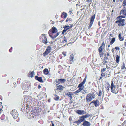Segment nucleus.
Returning a JSON list of instances; mask_svg holds the SVG:
<instances>
[{
    "mask_svg": "<svg viewBox=\"0 0 126 126\" xmlns=\"http://www.w3.org/2000/svg\"><path fill=\"white\" fill-rule=\"evenodd\" d=\"M52 29V30H50L49 31L48 33L50 36L51 37L52 39H54L57 37L59 35L60 33L59 32L57 33L55 35H53V34H52V35L53 36L52 37L51 35V33L52 32L53 34L56 33L57 32V30L55 27H53Z\"/></svg>",
    "mask_w": 126,
    "mask_h": 126,
    "instance_id": "obj_1",
    "label": "nucleus"
},
{
    "mask_svg": "<svg viewBox=\"0 0 126 126\" xmlns=\"http://www.w3.org/2000/svg\"><path fill=\"white\" fill-rule=\"evenodd\" d=\"M96 96V95L93 93H89L87 95L86 98V102H90L93 99H94Z\"/></svg>",
    "mask_w": 126,
    "mask_h": 126,
    "instance_id": "obj_2",
    "label": "nucleus"
},
{
    "mask_svg": "<svg viewBox=\"0 0 126 126\" xmlns=\"http://www.w3.org/2000/svg\"><path fill=\"white\" fill-rule=\"evenodd\" d=\"M111 88V92L112 93L115 94L118 93L119 90L118 87L114 85V84L113 81H112Z\"/></svg>",
    "mask_w": 126,
    "mask_h": 126,
    "instance_id": "obj_3",
    "label": "nucleus"
},
{
    "mask_svg": "<svg viewBox=\"0 0 126 126\" xmlns=\"http://www.w3.org/2000/svg\"><path fill=\"white\" fill-rule=\"evenodd\" d=\"M120 14L121 15L118 17V19L121 18H125L126 17V10L122 9L120 11Z\"/></svg>",
    "mask_w": 126,
    "mask_h": 126,
    "instance_id": "obj_4",
    "label": "nucleus"
},
{
    "mask_svg": "<svg viewBox=\"0 0 126 126\" xmlns=\"http://www.w3.org/2000/svg\"><path fill=\"white\" fill-rule=\"evenodd\" d=\"M121 18H119L118 19L117 18V19L119 20H118L117 21H116V23L118 24V26H121L124 25V23L125 20L124 19H121Z\"/></svg>",
    "mask_w": 126,
    "mask_h": 126,
    "instance_id": "obj_5",
    "label": "nucleus"
},
{
    "mask_svg": "<svg viewBox=\"0 0 126 126\" xmlns=\"http://www.w3.org/2000/svg\"><path fill=\"white\" fill-rule=\"evenodd\" d=\"M10 113L13 118L15 119H16L18 115L17 111L15 110H13Z\"/></svg>",
    "mask_w": 126,
    "mask_h": 126,
    "instance_id": "obj_6",
    "label": "nucleus"
},
{
    "mask_svg": "<svg viewBox=\"0 0 126 126\" xmlns=\"http://www.w3.org/2000/svg\"><path fill=\"white\" fill-rule=\"evenodd\" d=\"M51 47L49 46H48L46 51L43 54V56H45L47 55L51 52Z\"/></svg>",
    "mask_w": 126,
    "mask_h": 126,
    "instance_id": "obj_7",
    "label": "nucleus"
},
{
    "mask_svg": "<svg viewBox=\"0 0 126 126\" xmlns=\"http://www.w3.org/2000/svg\"><path fill=\"white\" fill-rule=\"evenodd\" d=\"M104 46L103 43L100 46V47L98 49V51L99 52V54L101 57H102L103 55V53L102 52L103 51V47Z\"/></svg>",
    "mask_w": 126,
    "mask_h": 126,
    "instance_id": "obj_8",
    "label": "nucleus"
},
{
    "mask_svg": "<svg viewBox=\"0 0 126 126\" xmlns=\"http://www.w3.org/2000/svg\"><path fill=\"white\" fill-rule=\"evenodd\" d=\"M95 14L93 15L91 17L90 19V22L89 23V25L88 26V28H90L91 27L95 19Z\"/></svg>",
    "mask_w": 126,
    "mask_h": 126,
    "instance_id": "obj_9",
    "label": "nucleus"
},
{
    "mask_svg": "<svg viewBox=\"0 0 126 126\" xmlns=\"http://www.w3.org/2000/svg\"><path fill=\"white\" fill-rule=\"evenodd\" d=\"M94 103L95 107H97L99 106V102L98 100H94L91 102L90 104L89 105H90L92 103Z\"/></svg>",
    "mask_w": 126,
    "mask_h": 126,
    "instance_id": "obj_10",
    "label": "nucleus"
},
{
    "mask_svg": "<svg viewBox=\"0 0 126 126\" xmlns=\"http://www.w3.org/2000/svg\"><path fill=\"white\" fill-rule=\"evenodd\" d=\"M76 112L79 115H84L86 114V112L82 110H77Z\"/></svg>",
    "mask_w": 126,
    "mask_h": 126,
    "instance_id": "obj_11",
    "label": "nucleus"
},
{
    "mask_svg": "<svg viewBox=\"0 0 126 126\" xmlns=\"http://www.w3.org/2000/svg\"><path fill=\"white\" fill-rule=\"evenodd\" d=\"M90 122L86 121H84L82 124V125L84 126H90Z\"/></svg>",
    "mask_w": 126,
    "mask_h": 126,
    "instance_id": "obj_12",
    "label": "nucleus"
},
{
    "mask_svg": "<svg viewBox=\"0 0 126 126\" xmlns=\"http://www.w3.org/2000/svg\"><path fill=\"white\" fill-rule=\"evenodd\" d=\"M35 79L39 81L40 82H43L42 79L41 77H38L37 76H36L35 77Z\"/></svg>",
    "mask_w": 126,
    "mask_h": 126,
    "instance_id": "obj_13",
    "label": "nucleus"
},
{
    "mask_svg": "<svg viewBox=\"0 0 126 126\" xmlns=\"http://www.w3.org/2000/svg\"><path fill=\"white\" fill-rule=\"evenodd\" d=\"M42 36H43L44 39L43 40V42L44 43L46 44L47 42V39L45 36L44 35H42Z\"/></svg>",
    "mask_w": 126,
    "mask_h": 126,
    "instance_id": "obj_14",
    "label": "nucleus"
},
{
    "mask_svg": "<svg viewBox=\"0 0 126 126\" xmlns=\"http://www.w3.org/2000/svg\"><path fill=\"white\" fill-rule=\"evenodd\" d=\"M116 62L117 63H118L119 62L120 56L118 55H117L116 56Z\"/></svg>",
    "mask_w": 126,
    "mask_h": 126,
    "instance_id": "obj_15",
    "label": "nucleus"
},
{
    "mask_svg": "<svg viewBox=\"0 0 126 126\" xmlns=\"http://www.w3.org/2000/svg\"><path fill=\"white\" fill-rule=\"evenodd\" d=\"M72 27V26L71 25L70 26H69L68 25H66L64 27V28L66 29V30H68L70 29H71Z\"/></svg>",
    "mask_w": 126,
    "mask_h": 126,
    "instance_id": "obj_16",
    "label": "nucleus"
},
{
    "mask_svg": "<svg viewBox=\"0 0 126 126\" xmlns=\"http://www.w3.org/2000/svg\"><path fill=\"white\" fill-rule=\"evenodd\" d=\"M74 58V55L73 54H71L70 56V61H72V62H73V59Z\"/></svg>",
    "mask_w": 126,
    "mask_h": 126,
    "instance_id": "obj_17",
    "label": "nucleus"
},
{
    "mask_svg": "<svg viewBox=\"0 0 126 126\" xmlns=\"http://www.w3.org/2000/svg\"><path fill=\"white\" fill-rule=\"evenodd\" d=\"M43 72L44 74L46 75H47L49 73L48 69H45L43 70Z\"/></svg>",
    "mask_w": 126,
    "mask_h": 126,
    "instance_id": "obj_18",
    "label": "nucleus"
},
{
    "mask_svg": "<svg viewBox=\"0 0 126 126\" xmlns=\"http://www.w3.org/2000/svg\"><path fill=\"white\" fill-rule=\"evenodd\" d=\"M57 88L56 89L57 90H63V87L62 86L59 85V86H57Z\"/></svg>",
    "mask_w": 126,
    "mask_h": 126,
    "instance_id": "obj_19",
    "label": "nucleus"
},
{
    "mask_svg": "<svg viewBox=\"0 0 126 126\" xmlns=\"http://www.w3.org/2000/svg\"><path fill=\"white\" fill-rule=\"evenodd\" d=\"M121 33H120L118 35L119 38L121 41H123L124 40V38L123 37L121 36Z\"/></svg>",
    "mask_w": 126,
    "mask_h": 126,
    "instance_id": "obj_20",
    "label": "nucleus"
},
{
    "mask_svg": "<svg viewBox=\"0 0 126 126\" xmlns=\"http://www.w3.org/2000/svg\"><path fill=\"white\" fill-rule=\"evenodd\" d=\"M29 73L30 74L29 75V77L32 78L34 76V74L33 71H32V72H30Z\"/></svg>",
    "mask_w": 126,
    "mask_h": 126,
    "instance_id": "obj_21",
    "label": "nucleus"
},
{
    "mask_svg": "<svg viewBox=\"0 0 126 126\" xmlns=\"http://www.w3.org/2000/svg\"><path fill=\"white\" fill-rule=\"evenodd\" d=\"M85 84V83L84 82H82L81 83L79 84L78 85V87L79 88H84L83 86L82 87V86L83 85Z\"/></svg>",
    "mask_w": 126,
    "mask_h": 126,
    "instance_id": "obj_22",
    "label": "nucleus"
},
{
    "mask_svg": "<svg viewBox=\"0 0 126 126\" xmlns=\"http://www.w3.org/2000/svg\"><path fill=\"white\" fill-rule=\"evenodd\" d=\"M126 5V0H124L123 2L122 6L124 8H125Z\"/></svg>",
    "mask_w": 126,
    "mask_h": 126,
    "instance_id": "obj_23",
    "label": "nucleus"
},
{
    "mask_svg": "<svg viewBox=\"0 0 126 126\" xmlns=\"http://www.w3.org/2000/svg\"><path fill=\"white\" fill-rule=\"evenodd\" d=\"M82 122L80 120V119H79L78 121L75 122L74 123H77V125H78Z\"/></svg>",
    "mask_w": 126,
    "mask_h": 126,
    "instance_id": "obj_24",
    "label": "nucleus"
},
{
    "mask_svg": "<svg viewBox=\"0 0 126 126\" xmlns=\"http://www.w3.org/2000/svg\"><path fill=\"white\" fill-rule=\"evenodd\" d=\"M115 38H112L111 41L110 42V44L111 45H112L115 41Z\"/></svg>",
    "mask_w": 126,
    "mask_h": 126,
    "instance_id": "obj_25",
    "label": "nucleus"
},
{
    "mask_svg": "<svg viewBox=\"0 0 126 126\" xmlns=\"http://www.w3.org/2000/svg\"><path fill=\"white\" fill-rule=\"evenodd\" d=\"M59 80L60 81V82L61 83H63L65 82L66 80L63 79H60Z\"/></svg>",
    "mask_w": 126,
    "mask_h": 126,
    "instance_id": "obj_26",
    "label": "nucleus"
},
{
    "mask_svg": "<svg viewBox=\"0 0 126 126\" xmlns=\"http://www.w3.org/2000/svg\"><path fill=\"white\" fill-rule=\"evenodd\" d=\"M59 97L57 95H55V97H54V99L56 101L58 100L59 99Z\"/></svg>",
    "mask_w": 126,
    "mask_h": 126,
    "instance_id": "obj_27",
    "label": "nucleus"
},
{
    "mask_svg": "<svg viewBox=\"0 0 126 126\" xmlns=\"http://www.w3.org/2000/svg\"><path fill=\"white\" fill-rule=\"evenodd\" d=\"M62 14L64 16V17L65 18H66L67 16V13H65L64 12L62 13Z\"/></svg>",
    "mask_w": 126,
    "mask_h": 126,
    "instance_id": "obj_28",
    "label": "nucleus"
},
{
    "mask_svg": "<svg viewBox=\"0 0 126 126\" xmlns=\"http://www.w3.org/2000/svg\"><path fill=\"white\" fill-rule=\"evenodd\" d=\"M60 79H56V85H58L59 84L61 83L60 82V81L59 80Z\"/></svg>",
    "mask_w": 126,
    "mask_h": 126,
    "instance_id": "obj_29",
    "label": "nucleus"
},
{
    "mask_svg": "<svg viewBox=\"0 0 126 126\" xmlns=\"http://www.w3.org/2000/svg\"><path fill=\"white\" fill-rule=\"evenodd\" d=\"M83 116L84 118V119H85V118H88V117H89L90 116V115L88 114H87L86 115H83Z\"/></svg>",
    "mask_w": 126,
    "mask_h": 126,
    "instance_id": "obj_30",
    "label": "nucleus"
},
{
    "mask_svg": "<svg viewBox=\"0 0 126 126\" xmlns=\"http://www.w3.org/2000/svg\"><path fill=\"white\" fill-rule=\"evenodd\" d=\"M106 76L107 77H109V75L110 74V72L109 71H106Z\"/></svg>",
    "mask_w": 126,
    "mask_h": 126,
    "instance_id": "obj_31",
    "label": "nucleus"
},
{
    "mask_svg": "<svg viewBox=\"0 0 126 126\" xmlns=\"http://www.w3.org/2000/svg\"><path fill=\"white\" fill-rule=\"evenodd\" d=\"M125 68V69H126V68H125V65L124 64V63H123V64L122 65V66L121 67V68L122 69H124Z\"/></svg>",
    "mask_w": 126,
    "mask_h": 126,
    "instance_id": "obj_32",
    "label": "nucleus"
},
{
    "mask_svg": "<svg viewBox=\"0 0 126 126\" xmlns=\"http://www.w3.org/2000/svg\"><path fill=\"white\" fill-rule=\"evenodd\" d=\"M79 118L82 122L84 121L85 120V119L83 116L80 117Z\"/></svg>",
    "mask_w": 126,
    "mask_h": 126,
    "instance_id": "obj_33",
    "label": "nucleus"
},
{
    "mask_svg": "<svg viewBox=\"0 0 126 126\" xmlns=\"http://www.w3.org/2000/svg\"><path fill=\"white\" fill-rule=\"evenodd\" d=\"M102 93L101 91L99 90L98 93L97 94L99 96H100L101 95Z\"/></svg>",
    "mask_w": 126,
    "mask_h": 126,
    "instance_id": "obj_34",
    "label": "nucleus"
},
{
    "mask_svg": "<svg viewBox=\"0 0 126 126\" xmlns=\"http://www.w3.org/2000/svg\"><path fill=\"white\" fill-rule=\"evenodd\" d=\"M72 94L71 92H69V93H68L67 94V95L68 96L70 97H72Z\"/></svg>",
    "mask_w": 126,
    "mask_h": 126,
    "instance_id": "obj_35",
    "label": "nucleus"
},
{
    "mask_svg": "<svg viewBox=\"0 0 126 126\" xmlns=\"http://www.w3.org/2000/svg\"><path fill=\"white\" fill-rule=\"evenodd\" d=\"M78 91L79 92H80L81 90H83V88H79V89H78Z\"/></svg>",
    "mask_w": 126,
    "mask_h": 126,
    "instance_id": "obj_36",
    "label": "nucleus"
},
{
    "mask_svg": "<svg viewBox=\"0 0 126 126\" xmlns=\"http://www.w3.org/2000/svg\"><path fill=\"white\" fill-rule=\"evenodd\" d=\"M83 90L84 91V92H85V93L86 94L88 93L89 92V91L86 89L84 90Z\"/></svg>",
    "mask_w": 126,
    "mask_h": 126,
    "instance_id": "obj_37",
    "label": "nucleus"
},
{
    "mask_svg": "<svg viewBox=\"0 0 126 126\" xmlns=\"http://www.w3.org/2000/svg\"><path fill=\"white\" fill-rule=\"evenodd\" d=\"M87 75H86L85 76V78L84 79L83 82H84V83H85V82H86V78H87Z\"/></svg>",
    "mask_w": 126,
    "mask_h": 126,
    "instance_id": "obj_38",
    "label": "nucleus"
},
{
    "mask_svg": "<svg viewBox=\"0 0 126 126\" xmlns=\"http://www.w3.org/2000/svg\"><path fill=\"white\" fill-rule=\"evenodd\" d=\"M102 73L101 74V76L103 77L105 76H106V74L105 73L103 72H102Z\"/></svg>",
    "mask_w": 126,
    "mask_h": 126,
    "instance_id": "obj_39",
    "label": "nucleus"
},
{
    "mask_svg": "<svg viewBox=\"0 0 126 126\" xmlns=\"http://www.w3.org/2000/svg\"><path fill=\"white\" fill-rule=\"evenodd\" d=\"M67 30L66 29H65L64 30H63V31L62 33V34H63Z\"/></svg>",
    "mask_w": 126,
    "mask_h": 126,
    "instance_id": "obj_40",
    "label": "nucleus"
},
{
    "mask_svg": "<svg viewBox=\"0 0 126 126\" xmlns=\"http://www.w3.org/2000/svg\"><path fill=\"white\" fill-rule=\"evenodd\" d=\"M118 65V64H113L112 65L114 67H116Z\"/></svg>",
    "mask_w": 126,
    "mask_h": 126,
    "instance_id": "obj_41",
    "label": "nucleus"
},
{
    "mask_svg": "<svg viewBox=\"0 0 126 126\" xmlns=\"http://www.w3.org/2000/svg\"><path fill=\"white\" fill-rule=\"evenodd\" d=\"M106 68H103V69H102V70H101V72H103L104 71H105V70H106Z\"/></svg>",
    "mask_w": 126,
    "mask_h": 126,
    "instance_id": "obj_42",
    "label": "nucleus"
},
{
    "mask_svg": "<svg viewBox=\"0 0 126 126\" xmlns=\"http://www.w3.org/2000/svg\"><path fill=\"white\" fill-rule=\"evenodd\" d=\"M67 42V40L66 39V38H64V40H63V42L64 43V42Z\"/></svg>",
    "mask_w": 126,
    "mask_h": 126,
    "instance_id": "obj_43",
    "label": "nucleus"
},
{
    "mask_svg": "<svg viewBox=\"0 0 126 126\" xmlns=\"http://www.w3.org/2000/svg\"><path fill=\"white\" fill-rule=\"evenodd\" d=\"M115 48L116 50H119L120 49L119 47H116Z\"/></svg>",
    "mask_w": 126,
    "mask_h": 126,
    "instance_id": "obj_44",
    "label": "nucleus"
},
{
    "mask_svg": "<svg viewBox=\"0 0 126 126\" xmlns=\"http://www.w3.org/2000/svg\"><path fill=\"white\" fill-rule=\"evenodd\" d=\"M79 92L78 91V90H77L75 92H74V94H77L78 93H79Z\"/></svg>",
    "mask_w": 126,
    "mask_h": 126,
    "instance_id": "obj_45",
    "label": "nucleus"
},
{
    "mask_svg": "<svg viewBox=\"0 0 126 126\" xmlns=\"http://www.w3.org/2000/svg\"><path fill=\"white\" fill-rule=\"evenodd\" d=\"M86 1L90 3H91L92 1L91 0H87Z\"/></svg>",
    "mask_w": 126,
    "mask_h": 126,
    "instance_id": "obj_46",
    "label": "nucleus"
},
{
    "mask_svg": "<svg viewBox=\"0 0 126 126\" xmlns=\"http://www.w3.org/2000/svg\"><path fill=\"white\" fill-rule=\"evenodd\" d=\"M103 62L104 63V64L107 63V62L105 60Z\"/></svg>",
    "mask_w": 126,
    "mask_h": 126,
    "instance_id": "obj_47",
    "label": "nucleus"
},
{
    "mask_svg": "<svg viewBox=\"0 0 126 126\" xmlns=\"http://www.w3.org/2000/svg\"><path fill=\"white\" fill-rule=\"evenodd\" d=\"M108 89L107 90V92H108V91H109V87H108Z\"/></svg>",
    "mask_w": 126,
    "mask_h": 126,
    "instance_id": "obj_48",
    "label": "nucleus"
},
{
    "mask_svg": "<svg viewBox=\"0 0 126 126\" xmlns=\"http://www.w3.org/2000/svg\"><path fill=\"white\" fill-rule=\"evenodd\" d=\"M104 90L103 89H102V92H103V95L104 94Z\"/></svg>",
    "mask_w": 126,
    "mask_h": 126,
    "instance_id": "obj_49",
    "label": "nucleus"
},
{
    "mask_svg": "<svg viewBox=\"0 0 126 126\" xmlns=\"http://www.w3.org/2000/svg\"><path fill=\"white\" fill-rule=\"evenodd\" d=\"M69 19L68 18H67V19L66 20V22H68V21H69V19Z\"/></svg>",
    "mask_w": 126,
    "mask_h": 126,
    "instance_id": "obj_50",
    "label": "nucleus"
},
{
    "mask_svg": "<svg viewBox=\"0 0 126 126\" xmlns=\"http://www.w3.org/2000/svg\"><path fill=\"white\" fill-rule=\"evenodd\" d=\"M112 52L113 53L114 52V48H113L112 50Z\"/></svg>",
    "mask_w": 126,
    "mask_h": 126,
    "instance_id": "obj_51",
    "label": "nucleus"
},
{
    "mask_svg": "<svg viewBox=\"0 0 126 126\" xmlns=\"http://www.w3.org/2000/svg\"><path fill=\"white\" fill-rule=\"evenodd\" d=\"M38 89H40L41 88V86L39 85H38Z\"/></svg>",
    "mask_w": 126,
    "mask_h": 126,
    "instance_id": "obj_52",
    "label": "nucleus"
},
{
    "mask_svg": "<svg viewBox=\"0 0 126 126\" xmlns=\"http://www.w3.org/2000/svg\"><path fill=\"white\" fill-rule=\"evenodd\" d=\"M110 37H113V36L112 35V34H110Z\"/></svg>",
    "mask_w": 126,
    "mask_h": 126,
    "instance_id": "obj_53",
    "label": "nucleus"
},
{
    "mask_svg": "<svg viewBox=\"0 0 126 126\" xmlns=\"http://www.w3.org/2000/svg\"><path fill=\"white\" fill-rule=\"evenodd\" d=\"M107 56H109V53H108L107 52Z\"/></svg>",
    "mask_w": 126,
    "mask_h": 126,
    "instance_id": "obj_54",
    "label": "nucleus"
},
{
    "mask_svg": "<svg viewBox=\"0 0 126 126\" xmlns=\"http://www.w3.org/2000/svg\"><path fill=\"white\" fill-rule=\"evenodd\" d=\"M81 92L83 94H85V92Z\"/></svg>",
    "mask_w": 126,
    "mask_h": 126,
    "instance_id": "obj_55",
    "label": "nucleus"
},
{
    "mask_svg": "<svg viewBox=\"0 0 126 126\" xmlns=\"http://www.w3.org/2000/svg\"><path fill=\"white\" fill-rule=\"evenodd\" d=\"M51 126H55L54 124L53 123H52V125Z\"/></svg>",
    "mask_w": 126,
    "mask_h": 126,
    "instance_id": "obj_56",
    "label": "nucleus"
},
{
    "mask_svg": "<svg viewBox=\"0 0 126 126\" xmlns=\"http://www.w3.org/2000/svg\"><path fill=\"white\" fill-rule=\"evenodd\" d=\"M116 0H113V2H115Z\"/></svg>",
    "mask_w": 126,
    "mask_h": 126,
    "instance_id": "obj_57",
    "label": "nucleus"
},
{
    "mask_svg": "<svg viewBox=\"0 0 126 126\" xmlns=\"http://www.w3.org/2000/svg\"><path fill=\"white\" fill-rule=\"evenodd\" d=\"M2 110V109H1L0 108V112H1V110Z\"/></svg>",
    "mask_w": 126,
    "mask_h": 126,
    "instance_id": "obj_58",
    "label": "nucleus"
},
{
    "mask_svg": "<svg viewBox=\"0 0 126 126\" xmlns=\"http://www.w3.org/2000/svg\"><path fill=\"white\" fill-rule=\"evenodd\" d=\"M12 47H11V49H10V50H9V51H10V52H11V51H10V50H11V49H12Z\"/></svg>",
    "mask_w": 126,
    "mask_h": 126,
    "instance_id": "obj_59",
    "label": "nucleus"
},
{
    "mask_svg": "<svg viewBox=\"0 0 126 126\" xmlns=\"http://www.w3.org/2000/svg\"><path fill=\"white\" fill-rule=\"evenodd\" d=\"M116 1H117L118 2L119 0H116Z\"/></svg>",
    "mask_w": 126,
    "mask_h": 126,
    "instance_id": "obj_60",
    "label": "nucleus"
},
{
    "mask_svg": "<svg viewBox=\"0 0 126 126\" xmlns=\"http://www.w3.org/2000/svg\"><path fill=\"white\" fill-rule=\"evenodd\" d=\"M27 105V107H28V106H28V105Z\"/></svg>",
    "mask_w": 126,
    "mask_h": 126,
    "instance_id": "obj_61",
    "label": "nucleus"
},
{
    "mask_svg": "<svg viewBox=\"0 0 126 126\" xmlns=\"http://www.w3.org/2000/svg\"><path fill=\"white\" fill-rule=\"evenodd\" d=\"M64 56H66V54H64Z\"/></svg>",
    "mask_w": 126,
    "mask_h": 126,
    "instance_id": "obj_62",
    "label": "nucleus"
},
{
    "mask_svg": "<svg viewBox=\"0 0 126 126\" xmlns=\"http://www.w3.org/2000/svg\"><path fill=\"white\" fill-rule=\"evenodd\" d=\"M124 44H125V45L126 44V42H125L124 43Z\"/></svg>",
    "mask_w": 126,
    "mask_h": 126,
    "instance_id": "obj_63",
    "label": "nucleus"
},
{
    "mask_svg": "<svg viewBox=\"0 0 126 126\" xmlns=\"http://www.w3.org/2000/svg\"><path fill=\"white\" fill-rule=\"evenodd\" d=\"M110 46V45H108V47H109Z\"/></svg>",
    "mask_w": 126,
    "mask_h": 126,
    "instance_id": "obj_64",
    "label": "nucleus"
}]
</instances>
